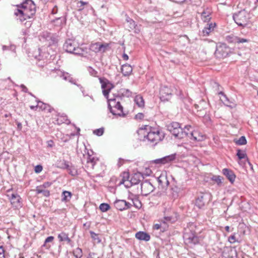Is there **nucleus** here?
I'll use <instances>...</instances> for the list:
<instances>
[{"mask_svg":"<svg viewBox=\"0 0 258 258\" xmlns=\"http://www.w3.org/2000/svg\"><path fill=\"white\" fill-rule=\"evenodd\" d=\"M97 161V159L95 158L94 157L91 156H88V159H87V164L88 166L90 167L91 168H93L95 164H96V162Z\"/></svg>","mask_w":258,"mask_h":258,"instance_id":"473e14b6","label":"nucleus"},{"mask_svg":"<svg viewBox=\"0 0 258 258\" xmlns=\"http://www.w3.org/2000/svg\"><path fill=\"white\" fill-rule=\"evenodd\" d=\"M136 238L140 240L148 241L150 239V236L147 233L139 231L136 234Z\"/></svg>","mask_w":258,"mask_h":258,"instance_id":"aec40b11","label":"nucleus"},{"mask_svg":"<svg viewBox=\"0 0 258 258\" xmlns=\"http://www.w3.org/2000/svg\"><path fill=\"white\" fill-rule=\"evenodd\" d=\"M108 46V44L107 43L102 44L96 42L92 43L90 45L89 49L86 48L84 50H86L88 52V54H92L93 55L91 58H88V59H92L94 56L95 54L98 52H104Z\"/></svg>","mask_w":258,"mask_h":258,"instance_id":"0eeeda50","label":"nucleus"},{"mask_svg":"<svg viewBox=\"0 0 258 258\" xmlns=\"http://www.w3.org/2000/svg\"><path fill=\"white\" fill-rule=\"evenodd\" d=\"M91 234V237L93 239V240L95 242L99 243L101 242V239L98 236V235L95 233H94L93 231L90 232Z\"/></svg>","mask_w":258,"mask_h":258,"instance_id":"58836bf2","label":"nucleus"},{"mask_svg":"<svg viewBox=\"0 0 258 258\" xmlns=\"http://www.w3.org/2000/svg\"><path fill=\"white\" fill-rule=\"evenodd\" d=\"M189 138L194 141L200 142L205 140V137L197 131H194L190 133Z\"/></svg>","mask_w":258,"mask_h":258,"instance_id":"2eb2a0df","label":"nucleus"},{"mask_svg":"<svg viewBox=\"0 0 258 258\" xmlns=\"http://www.w3.org/2000/svg\"><path fill=\"white\" fill-rule=\"evenodd\" d=\"M228 241L230 243H234L237 241V240L236 239V237L235 236V234L233 235H231L228 238Z\"/></svg>","mask_w":258,"mask_h":258,"instance_id":"09e8293b","label":"nucleus"},{"mask_svg":"<svg viewBox=\"0 0 258 258\" xmlns=\"http://www.w3.org/2000/svg\"><path fill=\"white\" fill-rule=\"evenodd\" d=\"M78 3L80 4V6H79V7L80 8V10L83 9L84 6L88 4L87 2H85L82 1H80Z\"/></svg>","mask_w":258,"mask_h":258,"instance_id":"5fc2aeb1","label":"nucleus"},{"mask_svg":"<svg viewBox=\"0 0 258 258\" xmlns=\"http://www.w3.org/2000/svg\"><path fill=\"white\" fill-rule=\"evenodd\" d=\"M119 98H108V105L110 112L116 116L124 117L125 113L123 111V107L119 102Z\"/></svg>","mask_w":258,"mask_h":258,"instance_id":"39448f33","label":"nucleus"},{"mask_svg":"<svg viewBox=\"0 0 258 258\" xmlns=\"http://www.w3.org/2000/svg\"><path fill=\"white\" fill-rule=\"evenodd\" d=\"M223 174L225 175L231 182H233L235 179L234 173L227 168H224L222 170Z\"/></svg>","mask_w":258,"mask_h":258,"instance_id":"6ab92c4d","label":"nucleus"},{"mask_svg":"<svg viewBox=\"0 0 258 258\" xmlns=\"http://www.w3.org/2000/svg\"><path fill=\"white\" fill-rule=\"evenodd\" d=\"M235 143L238 145H243L246 144V140L244 136L241 137L238 140L235 141Z\"/></svg>","mask_w":258,"mask_h":258,"instance_id":"37998d69","label":"nucleus"},{"mask_svg":"<svg viewBox=\"0 0 258 258\" xmlns=\"http://www.w3.org/2000/svg\"><path fill=\"white\" fill-rule=\"evenodd\" d=\"M160 98L163 100H168L171 94L170 89L167 87L162 88L160 91Z\"/></svg>","mask_w":258,"mask_h":258,"instance_id":"f3484780","label":"nucleus"},{"mask_svg":"<svg viewBox=\"0 0 258 258\" xmlns=\"http://www.w3.org/2000/svg\"><path fill=\"white\" fill-rule=\"evenodd\" d=\"M212 180L215 181L218 185L221 186L222 183V178L220 176L215 175L212 178Z\"/></svg>","mask_w":258,"mask_h":258,"instance_id":"ea45409f","label":"nucleus"},{"mask_svg":"<svg viewBox=\"0 0 258 258\" xmlns=\"http://www.w3.org/2000/svg\"><path fill=\"white\" fill-rule=\"evenodd\" d=\"M164 219L167 222L173 223L177 220V215L173 212L171 215L165 216Z\"/></svg>","mask_w":258,"mask_h":258,"instance_id":"bb28decb","label":"nucleus"},{"mask_svg":"<svg viewBox=\"0 0 258 258\" xmlns=\"http://www.w3.org/2000/svg\"><path fill=\"white\" fill-rule=\"evenodd\" d=\"M76 253V257L77 258H80L82 256V250L81 249L78 248L75 250Z\"/></svg>","mask_w":258,"mask_h":258,"instance_id":"3c124183","label":"nucleus"},{"mask_svg":"<svg viewBox=\"0 0 258 258\" xmlns=\"http://www.w3.org/2000/svg\"><path fill=\"white\" fill-rule=\"evenodd\" d=\"M225 230L227 231V232H229V230H230V227L229 226H226L225 228Z\"/></svg>","mask_w":258,"mask_h":258,"instance_id":"774afa93","label":"nucleus"},{"mask_svg":"<svg viewBox=\"0 0 258 258\" xmlns=\"http://www.w3.org/2000/svg\"><path fill=\"white\" fill-rule=\"evenodd\" d=\"M173 1L177 3H184L186 1H187L188 0H173Z\"/></svg>","mask_w":258,"mask_h":258,"instance_id":"bf43d9fd","label":"nucleus"},{"mask_svg":"<svg viewBox=\"0 0 258 258\" xmlns=\"http://www.w3.org/2000/svg\"><path fill=\"white\" fill-rule=\"evenodd\" d=\"M222 255L225 258H237V251L235 248L226 246L224 248Z\"/></svg>","mask_w":258,"mask_h":258,"instance_id":"f8f14e48","label":"nucleus"},{"mask_svg":"<svg viewBox=\"0 0 258 258\" xmlns=\"http://www.w3.org/2000/svg\"><path fill=\"white\" fill-rule=\"evenodd\" d=\"M142 178V176L141 173H136L131 177L130 180V182L132 184H137L139 183Z\"/></svg>","mask_w":258,"mask_h":258,"instance_id":"5701e85b","label":"nucleus"},{"mask_svg":"<svg viewBox=\"0 0 258 258\" xmlns=\"http://www.w3.org/2000/svg\"><path fill=\"white\" fill-rule=\"evenodd\" d=\"M99 209L102 212H105L110 209V206L108 204L102 203L100 204Z\"/></svg>","mask_w":258,"mask_h":258,"instance_id":"a19ab883","label":"nucleus"},{"mask_svg":"<svg viewBox=\"0 0 258 258\" xmlns=\"http://www.w3.org/2000/svg\"><path fill=\"white\" fill-rule=\"evenodd\" d=\"M175 159L174 155H170L169 156H165L162 158L157 159L154 161V162L156 164H165L168 162L173 161Z\"/></svg>","mask_w":258,"mask_h":258,"instance_id":"a211bd4d","label":"nucleus"},{"mask_svg":"<svg viewBox=\"0 0 258 258\" xmlns=\"http://www.w3.org/2000/svg\"><path fill=\"white\" fill-rule=\"evenodd\" d=\"M42 170V167L41 165H37L35 167V171L36 173H40Z\"/></svg>","mask_w":258,"mask_h":258,"instance_id":"603ef678","label":"nucleus"},{"mask_svg":"<svg viewBox=\"0 0 258 258\" xmlns=\"http://www.w3.org/2000/svg\"><path fill=\"white\" fill-rule=\"evenodd\" d=\"M144 114L142 113H139L136 115V118L139 119H142L144 118Z\"/></svg>","mask_w":258,"mask_h":258,"instance_id":"6e6d98bb","label":"nucleus"},{"mask_svg":"<svg viewBox=\"0 0 258 258\" xmlns=\"http://www.w3.org/2000/svg\"><path fill=\"white\" fill-rule=\"evenodd\" d=\"M168 131L175 137L179 139L184 138V135H187L186 130H188L189 126H185L183 129L180 127L178 122H173L167 126Z\"/></svg>","mask_w":258,"mask_h":258,"instance_id":"423d86ee","label":"nucleus"},{"mask_svg":"<svg viewBox=\"0 0 258 258\" xmlns=\"http://www.w3.org/2000/svg\"><path fill=\"white\" fill-rule=\"evenodd\" d=\"M122 58L124 60H127L128 59V56L126 54L124 53L122 55Z\"/></svg>","mask_w":258,"mask_h":258,"instance_id":"13d9d810","label":"nucleus"},{"mask_svg":"<svg viewBox=\"0 0 258 258\" xmlns=\"http://www.w3.org/2000/svg\"><path fill=\"white\" fill-rule=\"evenodd\" d=\"M216 26V23H210L206 25L202 31L203 36H208L214 31Z\"/></svg>","mask_w":258,"mask_h":258,"instance_id":"dca6fc26","label":"nucleus"},{"mask_svg":"<svg viewBox=\"0 0 258 258\" xmlns=\"http://www.w3.org/2000/svg\"><path fill=\"white\" fill-rule=\"evenodd\" d=\"M100 82L101 84L102 93L105 98L108 100V98H112L109 95L110 90L114 88V85L111 83L108 80L104 78H100Z\"/></svg>","mask_w":258,"mask_h":258,"instance_id":"1a4fd4ad","label":"nucleus"},{"mask_svg":"<svg viewBox=\"0 0 258 258\" xmlns=\"http://www.w3.org/2000/svg\"><path fill=\"white\" fill-rule=\"evenodd\" d=\"M37 194H43L45 197H48L50 195L49 191L47 190H44L42 188V186H37L36 189Z\"/></svg>","mask_w":258,"mask_h":258,"instance_id":"f704fd0d","label":"nucleus"},{"mask_svg":"<svg viewBox=\"0 0 258 258\" xmlns=\"http://www.w3.org/2000/svg\"><path fill=\"white\" fill-rule=\"evenodd\" d=\"M132 94V92L127 89L121 88L118 91V95L123 97H130Z\"/></svg>","mask_w":258,"mask_h":258,"instance_id":"cd10ccee","label":"nucleus"},{"mask_svg":"<svg viewBox=\"0 0 258 258\" xmlns=\"http://www.w3.org/2000/svg\"><path fill=\"white\" fill-rule=\"evenodd\" d=\"M67 169L68 170L69 174L72 176H75L77 174V171L73 166H70L69 165V168H67Z\"/></svg>","mask_w":258,"mask_h":258,"instance_id":"c03bdc74","label":"nucleus"},{"mask_svg":"<svg viewBox=\"0 0 258 258\" xmlns=\"http://www.w3.org/2000/svg\"><path fill=\"white\" fill-rule=\"evenodd\" d=\"M11 204L15 209H19L22 206V199L20 196L15 193L12 194L9 198Z\"/></svg>","mask_w":258,"mask_h":258,"instance_id":"9b49d317","label":"nucleus"},{"mask_svg":"<svg viewBox=\"0 0 258 258\" xmlns=\"http://www.w3.org/2000/svg\"><path fill=\"white\" fill-rule=\"evenodd\" d=\"M89 71L90 73V74L92 75V76H95L97 74V72L95 71L94 70H93L92 68L91 67H89Z\"/></svg>","mask_w":258,"mask_h":258,"instance_id":"864d4df0","label":"nucleus"},{"mask_svg":"<svg viewBox=\"0 0 258 258\" xmlns=\"http://www.w3.org/2000/svg\"><path fill=\"white\" fill-rule=\"evenodd\" d=\"M133 71L132 66L127 63L124 64L121 67V72L123 76H128L131 74Z\"/></svg>","mask_w":258,"mask_h":258,"instance_id":"4be33fe9","label":"nucleus"},{"mask_svg":"<svg viewBox=\"0 0 258 258\" xmlns=\"http://www.w3.org/2000/svg\"><path fill=\"white\" fill-rule=\"evenodd\" d=\"M104 133V130L103 128H100L97 130H95L93 131V133L95 135H96L98 136H100L103 135Z\"/></svg>","mask_w":258,"mask_h":258,"instance_id":"49530a36","label":"nucleus"},{"mask_svg":"<svg viewBox=\"0 0 258 258\" xmlns=\"http://www.w3.org/2000/svg\"><path fill=\"white\" fill-rule=\"evenodd\" d=\"M211 12L210 11H204L201 14V18L204 22H208L211 19Z\"/></svg>","mask_w":258,"mask_h":258,"instance_id":"2f4dec72","label":"nucleus"},{"mask_svg":"<svg viewBox=\"0 0 258 258\" xmlns=\"http://www.w3.org/2000/svg\"><path fill=\"white\" fill-rule=\"evenodd\" d=\"M131 204L125 200H116L114 202V206L116 209L119 211H123L131 208Z\"/></svg>","mask_w":258,"mask_h":258,"instance_id":"ddd939ff","label":"nucleus"},{"mask_svg":"<svg viewBox=\"0 0 258 258\" xmlns=\"http://www.w3.org/2000/svg\"><path fill=\"white\" fill-rule=\"evenodd\" d=\"M21 87L22 88V90L24 92H27V88L24 85H21Z\"/></svg>","mask_w":258,"mask_h":258,"instance_id":"e2e57ef3","label":"nucleus"},{"mask_svg":"<svg viewBox=\"0 0 258 258\" xmlns=\"http://www.w3.org/2000/svg\"><path fill=\"white\" fill-rule=\"evenodd\" d=\"M58 238L60 241H67L68 243L71 242V239L69 237L68 235L64 232L59 233L58 235Z\"/></svg>","mask_w":258,"mask_h":258,"instance_id":"c756f323","label":"nucleus"},{"mask_svg":"<svg viewBox=\"0 0 258 258\" xmlns=\"http://www.w3.org/2000/svg\"><path fill=\"white\" fill-rule=\"evenodd\" d=\"M37 107L42 110H47L48 112L51 111V108L50 106L45 103H44L43 102L41 101H38L37 103Z\"/></svg>","mask_w":258,"mask_h":258,"instance_id":"c85d7f7f","label":"nucleus"},{"mask_svg":"<svg viewBox=\"0 0 258 258\" xmlns=\"http://www.w3.org/2000/svg\"><path fill=\"white\" fill-rule=\"evenodd\" d=\"M38 108L37 107V105L36 106H30V108L31 109H35L36 108Z\"/></svg>","mask_w":258,"mask_h":258,"instance_id":"338daca9","label":"nucleus"},{"mask_svg":"<svg viewBox=\"0 0 258 258\" xmlns=\"http://www.w3.org/2000/svg\"><path fill=\"white\" fill-rule=\"evenodd\" d=\"M138 134L140 140L155 145L162 141L165 134L160 129L157 127L145 125L138 131Z\"/></svg>","mask_w":258,"mask_h":258,"instance_id":"f257e3e1","label":"nucleus"},{"mask_svg":"<svg viewBox=\"0 0 258 258\" xmlns=\"http://www.w3.org/2000/svg\"><path fill=\"white\" fill-rule=\"evenodd\" d=\"M135 101L139 107H143L144 106V101L143 97L141 96H136L135 98Z\"/></svg>","mask_w":258,"mask_h":258,"instance_id":"7c9ffc66","label":"nucleus"},{"mask_svg":"<svg viewBox=\"0 0 258 258\" xmlns=\"http://www.w3.org/2000/svg\"><path fill=\"white\" fill-rule=\"evenodd\" d=\"M126 21L128 24L129 28L131 29H136V27L137 26V25H136L135 21L133 19L130 18L129 17H127L126 19Z\"/></svg>","mask_w":258,"mask_h":258,"instance_id":"e433bc0d","label":"nucleus"},{"mask_svg":"<svg viewBox=\"0 0 258 258\" xmlns=\"http://www.w3.org/2000/svg\"><path fill=\"white\" fill-rule=\"evenodd\" d=\"M50 185V184L49 182H46V183L43 184V186L44 187H46L49 186Z\"/></svg>","mask_w":258,"mask_h":258,"instance_id":"0e129e2a","label":"nucleus"},{"mask_svg":"<svg viewBox=\"0 0 258 258\" xmlns=\"http://www.w3.org/2000/svg\"><path fill=\"white\" fill-rule=\"evenodd\" d=\"M121 176L122 177L121 180L120 181V184H125V182L129 181L130 175L127 172H123Z\"/></svg>","mask_w":258,"mask_h":258,"instance_id":"72a5a7b5","label":"nucleus"},{"mask_svg":"<svg viewBox=\"0 0 258 258\" xmlns=\"http://www.w3.org/2000/svg\"><path fill=\"white\" fill-rule=\"evenodd\" d=\"M184 242L186 244L195 245L200 241V237H198L195 232L191 231H186L183 234Z\"/></svg>","mask_w":258,"mask_h":258,"instance_id":"6e6552de","label":"nucleus"},{"mask_svg":"<svg viewBox=\"0 0 258 258\" xmlns=\"http://www.w3.org/2000/svg\"><path fill=\"white\" fill-rule=\"evenodd\" d=\"M205 201H204V196L202 195L199 196L196 200L195 205L199 208H202L205 206Z\"/></svg>","mask_w":258,"mask_h":258,"instance_id":"393cba45","label":"nucleus"},{"mask_svg":"<svg viewBox=\"0 0 258 258\" xmlns=\"http://www.w3.org/2000/svg\"><path fill=\"white\" fill-rule=\"evenodd\" d=\"M250 14L245 10L235 13L233 15L235 22L239 26L245 27L250 23Z\"/></svg>","mask_w":258,"mask_h":258,"instance_id":"20e7f679","label":"nucleus"},{"mask_svg":"<svg viewBox=\"0 0 258 258\" xmlns=\"http://www.w3.org/2000/svg\"><path fill=\"white\" fill-rule=\"evenodd\" d=\"M249 42V40L245 38H241L240 37H237L235 39V42L237 43H245Z\"/></svg>","mask_w":258,"mask_h":258,"instance_id":"de8ad7c7","label":"nucleus"},{"mask_svg":"<svg viewBox=\"0 0 258 258\" xmlns=\"http://www.w3.org/2000/svg\"><path fill=\"white\" fill-rule=\"evenodd\" d=\"M237 156H238V158L240 160L246 158V160L247 161H248V159L246 156V154L245 152L243 151H241L240 150H238L237 153ZM248 162L250 164V163L249 162Z\"/></svg>","mask_w":258,"mask_h":258,"instance_id":"4c0bfd02","label":"nucleus"},{"mask_svg":"<svg viewBox=\"0 0 258 258\" xmlns=\"http://www.w3.org/2000/svg\"><path fill=\"white\" fill-rule=\"evenodd\" d=\"M158 182L162 185H168L169 181L167 180L166 173L165 172H162L158 178Z\"/></svg>","mask_w":258,"mask_h":258,"instance_id":"b1692460","label":"nucleus"},{"mask_svg":"<svg viewBox=\"0 0 258 258\" xmlns=\"http://www.w3.org/2000/svg\"><path fill=\"white\" fill-rule=\"evenodd\" d=\"M153 228L154 230H160L162 232H164V228L162 227L160 221H158V223L154 224L153 226Z\"/></svg>","mask_w":258,"mask_h":258,"instance_id":"79ce46f5","label":"nucleus"},{"mask_svg":"<svg viewBox=\"0 0 258 258\" xmlns=\"http://www.w3.org/2000/svg\"><path fill=\"white\" fill-rule=\"evenodd\" d=\"M160 223L161 224V226L163 228H164V232L166 231L168 228V225H167V222L165 221L164 219V220L160 221Z\"/></svg>","mask_w":258,"mask_h":258,"instance_id":"8fccbe9b","label":"nucleus"},{"mask_svg":"<svg viewBox=\"0 0 258 258\" xmlns=\"http://www.w3.org/2000/svg\"><path fill=\"white\" fill-rule=\"evenodd\" d=\"M142 193L145 196H147L153 191L154 189L152 184L147 180L142 183L141 185Z\"/></svg>","mask_w":258,"mask_h":258,"instance_id":"4468645a","label":"nucleus"},{"mask_svg":"<svg viewBox=\"0 0 258 258\" xmlns=\"http://www.w3.org/2000/svg\"><path fill=\"white\" fill-rule=\"evenodd\" d=\"M62 201L64 202L69 201L72 197V194L71 192L68 191H64L62 192Z\"/></svg>","mask_w":258,"mask_h":258,"instance_id":"c9c22d12","label":"nucleus"},{"mask_svg":"<svg viewBox=\"0 0 258 258\" xmlns=\"http://www.w3.org/2000/svg\"><path fill=\"white\" fill-rule=\"evenodd\" d=\"M36 7L32 0H26L21 7L15 12V14L18 17L21 21L30 18L35 13Z\"/></svg>","mask_w":258,"mask_h":258,"instance_id":"f03ea898","label":"nucleus"},{"mask_svg":"<svg viewBox=\"0 0 258 258\" xmlns=\"http://www.w3.org/2000/svg\"><path fill=\"white\" fill-rule=\"evenodd\" d=\"M57 75L60 77L62 78V79H63L64 80L68 81L71 83L77 85L76 84V82L73 80V79L72 77H71L70 75L68 73L62 72L61 71H58L57 72Z\"/></svg>","mask_w":258,"mask_h":258,"instance_id":"412c9836","label":"nucleus"},{"mask_svg":"<svg viewBox=\"0 0 258 258\" xmlns=\"http://www.w3.org/2000/svg\"><path fill=\"white\" fill-rule=\"evenodd\" d=\"M230 51L229 48L224 43H219L215 51V55L218 58L226 57Z\"/></svg>","mask_w":258,"mask_h":258,"instance_id":"9d476101","label":"nucleus"},{"mask_svg":"<svg viewBox=\"0 0 258 258\" xmlns=\"http://www.w3.org/2000/svg\"><path fill=\"white\" fill-rule=\"evenodd\" d=\"M21 87L22 88V90L24 92H27V88L24 85H21Z\"/></svg>","mask_w":258,"mask_h":258,"instance_id":"680f3d73","label":"nucleus"},{"mask_svg":"<svg viewBox=\"0 0 258 258\" xmlns=\"http://www.w3.org/2000/svg\"><path fill=\"white\" fill-rule=\"evenodd\" d=\"M52 143H53L52 141L50 140V141H48V146L52 147Z\"/></svg>","mask_w":258,"mask_h":258,"instance_id":"69168bd1","label":"nucleus"},{"mask_svg":"<svg viewBox=\"0 0 258 258\" xmlns=\"http://www.w3.org/2000/svg\"><path fill=\"white\" fill-rule=\"evenodd\" d=\"M186 126H189L188 127V130L186 129L185 131H186V132L188 134L187 135H184V137H185V136H187L189 138L190 137V133L191 132H188L189 131V130L190 128H191V126L190 125H186Z\"/></svg>","mask_w":258,"mask_h":258,"instance_id":"4d7b16f0","label":"nucleus"},{"mask_svg":"<svg viewBox=\"0 0 258 258\" xmlns=\"http://www.w3.org/2000/svg\"><path fill=\"white\" fill-rule=\"evenodd\" d=\"M4 250L2 246H0V256L3 255L4 256Z\"/></svg>","mask_w":258,"mask_h":258,"instance_id":"052dcab7","label":"nucleus"},{"mask_svg":"<svg viewBox=\"0 0 258 258\" xmlns=\"http://www.w3.org/2000/svg\"><path fill=\"white\" fill-rule=\"evenodd\" d=\"M63 48L68 52L80 55L87 58H91L93 55L92 54H88L86 50L77 46L76 42L71 39H69L66 41L63 45Z\"/></svg>","mask_w":258,"mask_h":258,"instance_id":"7ed1b4c3","label":"nucleus"},{"mask_svg":"<svg viewBox=\"0 0 258 258\" xmlns=\"http://www.w3.org/2000/svg\"><path fill=\"white\" fill-rule=\"evenodd\" d=\"M56 166L57 168L67 169L69 168V163L67 161L64 160H59L56 163Z\"/></svg>","mask_w":258,"mask_h":258,"instance_id":"a878e982","label":"nucleus"},{"mask_svg":"<svg viewBox=\"0 0 258 258\" xmlns=\"http://www.w3.org/2000/svg\"><path fill=\"white\" fill-rule=\"evenodd\" d=\"M53 239H54L53 236H50L48 237L45 240V242H44V244H43V246H46L47 248H49L50 247V246L47 245L46 243H48V242H52L53 240Z\"/></svg>","mask_w":258,"mask_h":258,"instance_id":"a18cd8bd","label":"nucleus"}]
</instances>
